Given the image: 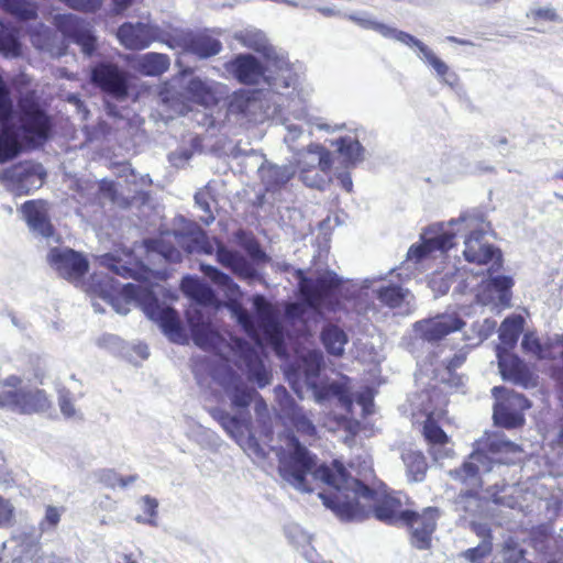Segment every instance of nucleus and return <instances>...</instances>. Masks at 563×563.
Instances as JSON below:
<instances>
[{
    "label": "nucleus",
    "mask_w": 563,
    "mask_h": 563,
    "mask_svg": "<svg viewBox=\"0 0 563 563\" xmlns=\"http://www.w3.org/2000/svg\"><path fill=\"white\" fill-rule=\"evenodd\" d=\"M219 385L223 388L234 409H247L254 401V410L260 421L269 419L268 407L265 399L254 389L249 387L242 377L232 368H228L218 378Z\"/></svg>",
    "instance_id": "423d86ee"
},
{
    "label": "nucleus",
    "mask_w": 563,
    "mask_h": 563,
    "mask_svg": "<svg viewBox=\"0 0 563 563\" xmlns=\"http://www.w3.org/2000/svg\"><path fill=\"white\" fill-rule=\"evenodd\" d=\"M236 345L242 352L249 379L255 382L260 388L268 385L272 380V373L265 367L263 360L254 347L241 339L236 340Z\"/></svg>",
    "instance_id": "393cba45"
},
{
    "label": "nucleus",
    "mask_w": 563,
    "mask_h": 563,
    "mask_svg": "<svg viewBox=\"0 0 563 563\" xmlns=\"http://www.w3.org/2000/svg\"><path fill=\"white\" fill-rule=\"evenodd\" d=\"M227 70L240 82L256 86L265 78L266 68L252 54H239L225 65Z\"/></svg>",
    "instance_id": "aec40b11"
},
{
    "label": "nucleus",
    "mask_w": 563,
    "mask_h": 563,
    "mask_svg": "<svg viewBox=\"0 0 563 563\" xmlns=\"http://www.w3.org/2000/svg\"><path fill=\"white\" fill-rule=\"evenodd\" d=\"M404 462L407 467L408 475L415 482H420L424 478L428 463L421 452L410 451L404 455Z\"/></svg>",
    "instance_id": "a19ab883"
},
{
    "label": "nucleus",
    "mask_w": 563,
    "mask_h": 563,
    "mask_svg": "<svg viewBox=\"0 0 563 563\" xmlns=\"http://www.w3.org/2000/svg\"><path fill=\"white\" fill-rule=\"evenodd\" d=\"M14 520V507L11 503L0 496V528L12 526Z\"/></svg>",
    "instance_id": "4d7b16f0"
},
{
    "label": "nucleus",
    "mask_w": 563,
    "mask_h": 563,
    "mask_svg": "<svg viewBox=\"0 0 563 563\" xmlns=\"http://www.w3.org/2000/svg\"><path fill=\"white\" fill-rule=\"evenodd\" d=\"M465 322L457 314H437L433 318L415 323V330L422 340L434 343L446 335L462 330Z\"/></svg>",
    "instance_id": "a211bd4d"
},
{
    "label": "nucleus",
    "mask_w": 563,
    "mask_h": 563,
    "mask_svg": "<svg viewBox=\"0 0 563 563\" xmlns=\"http://www.w3.org/2000/svg\"><path fill=\"white\" fill-rule=\"evenodd\" d=\"M475 456L476 453H472L470 460L465 461L460 467L449 472V475L454 481L467 487V489L460 493V497L464 499L476 498L483 486L479 467L472 461Z\"/></svg>",
    "instance_id": "5701e85b"
},
{
    "label": "nucleus",
    "mask_w": 563,
    "mask_h": 563,
    "mask_svg": "<svg viewBox=\"0 0 563 563\" xmlns=\"http://www.w3.org/2000/svg\"><path fill=\"white\" fill-rule=\"evenodd\" d=\"M485 231L475 229L464 241L463 256L466 262L475 265L490 264L488 272L495 273L503 267V254L498 247L484 241Z\"/></svg>",
    "instance_id": "1a4fd4ad"
},
{
    "label": "nucleus",
    "mask_w": 563,
    "mask_h": 563,
    "mask_svg": "<svg viewBox=\"0 0 563 563\" xmlns=\"http://www.w3.org/2000/svg\"><path fill=\"white\" fill-rule=\"evenodd\" d=\"M492 393L496 398L503 397L504 400L500 404L509 406L511 409L525 412L531 407L530 400L525 395L508 390L504 386H495Z\"/></svg>",
    "instance_id": "ea45409f"
},
{
    "label": "nucleus",
    "mask_w": 563,
    "mask_h": 563,
    "mask_svg": "<svg viewBox=\"0 0 563 563\" xmlns=\"http://www.w3.org/2000/svg\"><path fill=\"white\" fill-rule=\"evenodd\" d=\"M410 291L399 285L382 286L377 290V299L386 307L393 310H399L401 313H409Z\"/></svg>",
    "instance_id": "bb28decb"
},
{
    "label": "nucleus",
    "mask_w": 563,
    "mask_h": 563,
    "mask_svg": "<svg viewBox=\"0 0 563 563\" xmlns=\"http://www.w3.org/2000/svg\"><path fill=\"white\" fill-rule=\"evenodd\" d=\"M499 367L505 379L522 386L525 388L536 387L537 376L529 366L517 355L508 354L499 360Z\"/></svg>",
    "instance_id": "b1692460"
},
{
    "label": "nucleus",
    "mask_w": 563,
    "mask_h": 563,
    "mask_svg": "<svg viewBox=\"0 0 563 563\" xmlns=\"http://www.w3.org/2000/svg\"><path fill=\"white\" fill-rule=\"evenodd\" d=\"M68 8L84 12V13H95L102 5V0H59Z\"/></svg>",
    "instance_id": "5fc2aeb1"
},
{
    "label": "nucleus",
    "mask_w": 563,
    "mask_h": 563,
    "mask_svg": "<svg viewBox=\"0 0 563 563\" xmlns=\"http://www.w3.org/2000/svg\"><path fill=\"white\" fill-rule=\"evenodd\" d=\"M427 242L431 253L437 251L444 253L454 246L455 234L450 231H441L435 235L428 238Z\"/></svg>",
    "instance_id": "49530a36"
},
{
    "label": "nucleus",
    "mask_w": 563,
    "mask_h": 563,
    "mask_svg": "<svg viewBox=\"0 0 563 563\" xmlns=\"http://www.w3.org/2000/svg\"><path fill=\"white\" fill-rule=\"evenodd\" d=\"M22 378L9 375L0 380V408H9L21 415L46 412L52 401L44 389L23 387Z\"/></svg>",
    "instance_id": "20e7f679"
},
{
    "label": "nucleus",
    "mask_w": 563,
    "mask_h": 563,
    "mask_svg": "<svg viewBox=\"0 0 563 563\" xmlns=\"http://www.w3.org/2000/svg\"><path fill=\"white\" fill-rule=\"evenodd\" d=\"M441 511L438 507L429 506L421 511L405 510L401 526L409 530L410 544L418 550H429L432 536L437 530Z\"/></svg>",
    "instance_id": "6e6552de"
},
{
    "label": "nucleus",
    "mask_w": 563,
    "mask_h": 563,
    "mask_svg": "<svg viewBox=\"0 0 563 563\" xmlns=\"http://www.w3.org/2000/svg\"><path fill=\"white\" fill-rule=\"evenodd\" d=\"M253 306L264 335L278 355L284 354V331L274 306L262 295L253 297Z\"/></svg>",
    "instance_id": "f8f14e48"
},
{
    "label": "nucleus",
    "mask_w": 563,
    "mask_h": 563,
    "mask_svg": "<svg viewBox=\"0 0 563 563\" xmlns=\"http://www.w3.org/2000/svg\"><path fill=\"white\" fill-rule=\"evenodd\" d=\"M55 24L66 38L80 46L85 55L91 56L95 53L97 37L85 20L71 13L58 14Z\"/></svg>",
    "instance_id": "ddd939ff"
},
{
    "label": "nucleus",
    "mask_w": 563,
    "mask_h": 563,
    "mask_svg": "<svg viewBox=\"0 0 563 563\" xmlns=\"http://www.w3.org/2000/svg\"><path fill=\"white\" fill-rule=\"evenodd\" d=\"M169 57L162 53H146L137 62V70L145 76H161L168 70Z\"/></svg>",
    "instance_id": "2f4dec72"
},
{
    "label": "nucleus",
    "mask_w": 563,
    "mask_h": 563,
    "mask_svg": "<svg viewBox=\"0 0 563 563\" xmlns=\"http://www.w3.org/2000/svg\"><path fill=\"white\" fill-rule=\"evenodd\" d=\"M335 145L340 154L344 155L349 161H356L362 155V145L357 140L347 136L340 137Z\"/></svg>",
    "instance_id": "de8ad7c7"
},
{
    "label": "nucleus",
    "mask_w": 563,
    "mask_h": 563,
    "mask_svg": "<svg viewBox=\"0 0 563 563\" xmlns=\"http://www.w3.org/2000/svg\"><path fill=\"white\" fill-rule=\"evenodd\" d=\"M21 151L22 146L15 135H0V163L13 159L21 153Z\"/></svg>",
    "instance_id": "a18cd8bd"
},
{
    "label": "nucleus",
    "mask_w": 563,
    "mask_h": 563,
    "mask_svg": "<svg viewBox=\"0 0 563 563\" xmlns=\"http://www.w3.org/2000/svg\"><path fill=\"white\" fill-rule=\"evenodd\" d=\"M325 351L333 356H342L347 343L346 333L336 324L329 323L323 327L320 334Z\"/></svg>",
    "instance_id": "c85d7f7f"
},
{
    "label": "nucleus",
    "mask_w": 563,
    "mask_h": 563,
    "mask_svg": "<svg viewBox=\"0 0 563 563\" xmlns=\"http://www.w3.org/2000/svg\"><path fill=\"white\" fill-rule=\"evenodd\" d=\"M234 312L236 314L238 322L241 324L243 330L252 339H257L258 335H257V331H256V328H255V324H254V320H253L252 316L247 312V310H245L240 305H238L234 308Z\"/></svg>",
    "instance_id": "6e6d98bb"
},
{
    "label": "nucleus",
    "mask_w": 563,
    "mask_h": 563,
    "mask_svg": "<svg viewBox=\"0 0 563 563\" xmlns=\"http://www.w3.org/2000/svg\"><path fill=\"white\" fill-rule=\"evenodd\" d=\"M183 292L202 306H211L216 302L214 291L206 283L197 277L186 276L180 284Z\"/></svg>",
    "instance_id": "cd10ccee"
},
{
    "label": "nucleus",
    "mask_w": 563,
    "mask_h": 563,
    "mask_svg": "<svg viewBox=\"0 0 563 563\" xmlns=\"http://www.w3.org/2000/svg\"><path fill=\"white\" fill-rule=\"evenodd\" d=\"M117 38L129 51H143L158 38V29L144 22H124L117 30Z\"/></svg>",
    "instance_id": "dca6fc26"
},
{
    "label": "nucleus",
    "mask_w": 563,
    "mask_h": 563,
    "mask_svg": "<svg viewBox=\"0 0 563 563\" xmlns=\"http://www.w3.org/2000/svg\"><path fill=\"white\" fill-rule=\"evenodd\" d=\"M245 250L254 260H264L266 257L265 252L261 249L260 243L256 240H251L246 243Z\"/></svg>",
    "instance_id": "e2e57ef3"
},
{
    "label": "nucleus",
    "mask_w": 563,
    "mask_h": 563,
    "mask_svg": "<svg viewBox=\"0 0 563 563\" xmlns=\"http://www.w3.org/2000/svg\"><path fill=\"white\" fill-rule=\"evenodd\" d=\"M523 319L520 316L507 318L501 323L500 340L508 345H515L522 331Z\"/></svg>",
    "instance_id": "37998d69"
},
{
    "label": "nucleus",
    "mask_w": 563,
    "mask_h": 563,
    "mask_svg": "<svg viewBox=\"0 0 563 563\" xmlns=\"http://www.w3.org/2000/svg\"><path fill=\"white\" fill-rule=\"evenodd\" d=\"M465 361L464 355H454L452 358L448 361L446 368L452 372L460 367Z\"/></svg>",
    "instance_id": "774afa93"
},
{
    "label": "nucleus",
    "mask_w": 563,
    "mask_h": 563,
    "mask_svg": "<svg viewBox=\"0 0 563 563\" xmlns=\"http://www.w3.org/2000/svg\"><path fill=\"white\" fill-rule=\"evenodd\" d=\"M200 271L208 277L214 285L222 288L227 296H239L241 294L240 287L234 280L225 273L209 264H201Z\"/></svg>",
    "instance_id": "e433bc0d"
},
{
    "label": "nucleus",
    "mask_w": 563,
    "mask_h": 563,
    "mask_svg": "<svg viewBox=\"0 0 563 563\" xmlns=\"http://www.w3.org/2000/svg\"><path fill=\"white\" fill-rule=\"evenodd\" d=\"M21 211L32 231L44 238L53 236L55 229L49 220L44 200H27L21 206Z\"/></svg>",
    "instance_id": "4be33fe9"
},
{
    "label": "nucleus",
    "mask_w": 563,
    "mask_h": 563,
    "mask_svg": "<svg viewBox=\"0 0 563 563\" xmlns=\"http://www.w3.org/2000/svg\"><path fill=\"white\" fill-rule=\"evenodd\" d=\"M185 93L190 101L197 104L210 107L217 103V98L212 89L199 78L189 80L185 88Z\"/></svg>",
    "instance_id": "473e14b6"
},
{
    "label": "nucleus",
    "mask_w": 563,
    "mask_h": 563,
    "mask_svg": "<svg viewBox=\"0 0 563 563\" xmlns=\"http://www.w3.org/2000/svg\"><path fill=\"white\" fill-rule=\"evenodd\" d=\"M421 433L431 448L444 446L450 442V437L440 427L433 412H429L422 422Z\"/></svg>",
    "instance_id": "72a5a7b5"
},
{
    "label": "nucleus",
    "mask_w": 563,
    "mask_h": 563,
    "mask_svg": "<svg viewBox=\"0 0 563 563\" xmlns=\"http://www.w3.org/2000/svg\"><path fill=\"white\" fill-rule=\"evenodd\" d=\"M0 10L23 22L37 18V5L31 0H0Z\"/></svg>",
    "instance_id": "7c9ffc66"
},
{
    "label": "nucleus",
    "mask_w": 563,
    "mask_h": 563,
    "mask_svg": "<svg viewBox=\"0 0 563 563\" xmlns=\"http://www.w3.org/2000/svg\"><path fill=\"white\" fill-rule=\"evenodd\" d=\"M18 131L27 145L42 146L52 136L53 122L45 110L34 102H30L20 107Z\"/></svg>",
    "instance_id": "0eeeda50"
},
{
    "label": "nucleus",
    "mask_w": 563,
    "mask_h": 563,
    "mask_svg": "<svg viewBox=\"0 0 563 563\" xmlns=\"http://www.w3.org/2000/svg\"><path fill=\"white\" fill-rule=\"evenodd\" d=\"M488 285L497 290L500 296V300L508 302L510 300V288L514 285V280L509 276H496L489 279Z\"/></svg>",
    "instance_id": "603ef678"
},
{
    "label": "nucleus",
    "mask_w": 563,
    "mask_h": 563,
    "mask_svg": "<svg viewBox=\"0 0 563 563\" xmlns=\"http://www.w3.org/2000/svg\"><path fill=\"white\" fill-rule=\"evenodd\" d=\"M261 109V100L256 97L255 91L238 90L235 91L228 104V111L231 114L251 118Z\"/></svg>",
    "instance_id": "a878e982"
},
{
    "label": "nucleus",
    "mask_w": 563,
    "mask_h": 563,
    "mask_svg": "<svg viewBox=\"0 0 563 563\" xmlns=\"http://www.w3.org/2000/svg\"><path fill=\"white\" fill-rule=\"evenodd\" d=\"M212 417L222 426L227 432L231 434L241 430L242 426L247 427L251 423L250 413H247L246 417L242 419L236 416H232L224 410L213 409Z\"/></svg>",
    "instance_id": "79ce46f5"
},
{
    "label": "nucleus",
    "mask_w": 563,
    "mask_h": 563,
    "mask_svg": "<svg viewBox=\"0 0 563 563\" xmlns=\"http://www.w3.org/2000/svg\"><path fill=\"white\" fill-rule=\"evenodd\" d=\"M558 347H561L559 355L563 360V336L560 339H555L553 341L550 340L545 343H542L541 351L537 355V358L538 360H549V361L555 360L558 356V353L555 352V350ZM551 377L558 382L563 383V365L551 367Z\"/></svg>",
    "instance_id": "58836bf2"
},
{
    "label": "nucleus",
    "mask_w": 563,
    "mask_h": 563,
    "mask_svg": "<svg viewBox=\"0 0 563 563\" xmlns=\"http://www.w3.org/2000/svg\"><path fill=\"white\" fill-rule=\"evenodd\" d=\"M476 533L483 541L477 547L465 550L462 556L471 563H483L493 551V534L488 528H478Z\"/></svg>",
    "instance_id": "c9c22d12"
},
{
    "label": "nucleus",
    "mask_w": 563,
    "mask_h": 563,
    "mask_svg": "<svg viewBox=\"0 0 563 563\" xmlns=\"http://www.w3.org/2000/svg\"><path fill=\"white\" fill-rule=\"evenodd\" d=\"M374 29L385 37H393L408 46L417 47L423 55L426 63H428L438 74L439 77L444 79L451 86L457 80L454 73H450L449 66L440 59L424 43L416 38L411 34L390 27L383 23H375Z\"/></svg>",
    "instance_id": "9d476101"
},
{
    "label": "nucleus",
    "mask_w": 563,
    "mask_h": 563,
    "mask_svg": "<svg viewBox=\"0 0 563 563\" xmlns=\"http://www.w3.org/2000/svg\"><path fill=\"white\" fill-rule=\"evenodd\" d=\"M307 153L313 156L310 165L300 167V179L311 188H322L325 180L324 175L332 167L331 153L320 144H310Z\"/></svg>",
    "instance_id": "f3484780"
},
{
    "label": "nucleus",
    "mask_w": 563,
    "mask_h": 563,
    "mask_svg": "<svg viewBox=\"0 0 563 563\" xmlns=\"http://www.w3.org/2000/svg\"><path fill=\"white\" fill-rule=\"evenodd\" d=\"M65 509L63 507L57 508V507L51 506V505L46 506L45 515H44L43 519L40 521V529L42 531H45L48 529H55L60 521L62 512Z\"/></svg>",
    "instance_id": "864d4df0"
},
{
    "label": "nucleus",
    "mask_w": 563,
    "mask_h": 563,
    "mask_svg": "<svg viewBox=\"0 0 563 563\" xmlns=\"http://www.w3.org/2000/svg\"><path fill=\"white\" fill-rule=\"evenodd\" d=\"M91 81L103 92L124 99L129 93L128 76L115 64L100 63L91 71Z\"/></svg>",
    "instance_id": "4468645a"
},
{
    "label": "nucleus",
    "mask_w": 563,
    "mask_h": 563,
    "mask_svg": "<svg viewBox=\"0 0 563 563\" xmlns=\"http://www.w3.org/2000/svg\"><path fill=\"white\" fill-rule=\"evenodd\" d=\"M47 260L49 265L66 279H79L89 269L87 258L71 249H51Z\"/></svg>",
    "instance_id": "2eb2a0df"
},
{
    "label": "nucleus",
    "mask_w": 563,
    "mask_h": 563,
    "mask_svg": "<svg viewBox=\"0 0 563 563\" xmlns=\"http://www.w3.org/2000/svg\"><path fill=\"white\" fill-rule=\"evenodd\" d=\"M292 177L287 167H273L269 169L267 178V188L269 190H277L284 187Z\"/></svg>",
    "instance_id": "8fccbe9b"
},
{
    "label": "nucleus",
    "mask_w": 563,
    "mask_h": 563,
    "mask_svg": "<svg viewBox=\"0 0 563 563\" xmlns=\"http://www.w3.org/2000/svg\"><path fill=\"white\" fill-rule=\"evenodd\" d=\"M303 555L309 563H332L331 561L321 560L313 548L306 550Z\"/></svg>",
    "instance_id": "338daca9"
},
{
    "label": "nucleus",
    "mask_w": 563,
    "mask_h": 563,
    "mask_svg": "<svg viewBox=\"0 0 563 563\" xmlns=\"http://www.w3.org/2000/svg\"><path fill=\"white\" fill-rule=\"evenodd\" d=\"M216 260L224 268L230 269L240 279L253 280L258 277L256 268L238 251L227 247L223 243H218L216 250Z\"/></svg>",
    "instance_id": "412c9836"
},
{
    "label": "nucleus",
    "mask_w": 563,
    "mask_h": 563,
    "mask_svg": "<svg viewBox=\"0 0 563 563\" xmlns=\"http://www.w3.org/2000/svg\"><path fill=\"white\" fill-rule=\"evenodd\" d=\"M142 501H143L144 517L139 516L136 518L137 522H143V523H148L151 526H155L156 518H157V508H158L157 500L151 496H144L142 498Z\"/></svg>",
    "instance_id": "3c124183"
},
{
    "label": "nucleus",
    "mask_w": 563,
    "mask_h": 563,
    "mask_svg": "<svg viewBox=\"0 0 563 563\" xmlns=\"http://www.w3.org/2000/svg\"><path fill=\"white\" fill-rule=\"evenodd\" d=\"M187 323L197 346L202 350L218 352L223 343V338L216 331L210 322L205 321L203 313L199 309L188 310Z\"/></svg>",
    "instance_id": "6ab92c4d"
},
{
    "label": "nucleus",
    "mask_w": 563,
    "mask_h": 563,
    "mask_svg": "<svg viewBox=\"0 0 563 563\" xmlns=\"http://www.w3.org/2000/svg\"><path fill=\"white\" fill-rule=\"evenodd\" d=\"M528 16L531 18L534 22L548 21V22H556L560 20L558 12L553 8H538L532 9Z\"/></svg>",
    "instance_id": "13d9d810"
},
{
    "label": "nucleus",
    "mask_w": 563,
    "mask_h": 563,
    "mask_svg": "<svg viewBox=\"0 0 563 563\" xmlns=\"http://www.w3.org/2000/svg\"><path fill=\"white\" fill-rule=\"evenodd\" d=\"M484 450L492 454L516 453L521 451L519 445L507 440L504 435L493 434L483 442Z\"/></svg>",
    "instance_id": "c03bdc74"
},
{
    "label": "nucleus",
    "mask_w": 563,
    "mask_h": 563,
    "mask_svg": "<svg viewBox=\"0 0 563 563\" xmlns=\"http://www.w3.org/2000/svg\"><path fill=\"white\" fill-rule=\"evenodd\" d=\"M298 291L303 302L314 311L325 309L335 312L341 307L339 291L343 280L336 273L327 271L317 277H308L302 269L295 272Z\"/></svg>",
    "instance_id": "7ed1b4c3"
},
{
    "label": "nucleus",
    "mask_w": 563,
    "mask_h": 563,
    "mask_svg": "<svg viewBox=\"0 0 563 563\" xmlns=\"http://www.w3.org/2000/svg\"><path fill=\"white\" fill-rule=\"evenodd\" d=\"M134 0H111L112 10L117 14L123 13L129 7L132 5Z\"/></svg>",
    "instance_id": "69168bd1"
},
{
    "label": "nucleus",
    "mask_w": 563,
    "mask_h": 563,
    "mask_svg": "<svg viewBox=\"0 0 563 563\" xmlns=\"http://www.w3.org/2000/svg\"><path fill=\"white\" fill-rule=\"evenodd\" d=\"M144 311L151 320L158 323L170 341L178 344L188 343V335L181 325L178 312L174 308L161 306L158 299L152 296L144 303Z\"/></svg>",
    "instance_id": "9b49d317"
},
{
    "label": "nucleus",
    "mask_w": 563,
    "mask_h": 563,
    "mask_svg": "<svg viewBox=\"0 0 563 563\" xmlns=\"http://www.w3.org/2000/svg\"><path fill=\"white\" fill-rule=\"evenodd\" d=\"M314 481L325 486L319 494L323 505L343 521H363L374 516L385 525L402 523L406 509L395 493H379L371 488L352 477L338 460L317 468Z\"/></svg>",
    "instance_id": "f257e3e1"
},
{
    "label": "nucleus",
    "mask_w": 563,
    "mask_h": 563,
    "mask_svg": "<svg viewBox=\"0 0 563 563\" xmlns=\"http://www.w3.org/2000/svg\"><path fill=\"white\" fill-rule=\"evenodd\" d=\"M275 391L278 397L283 423L288 429L284 433L287 454L280 459L279 473L284 479L297 489L311 492L312 488L307 481V475L311 474L314 479V471L322 464L317 465V456L300 443L295 432L309 445H312L319 440L317 426L313 423L311 415L296 404L284 386H277Z\"/></svg>",
    "instance_id": "f03ea898"
},
{
    "label": "nucleus",
    "mask_w": 563,
    "mask_h": 563,
    "mask_svg": "<svg viewBox=\"0 0 563 563\" xmlns=\"http://www.w3.org/2000/svg\"><path fill=\"white\" fill-rule=\"evenodd\" d=\"M431 250L428 245L427 239L420 244H413L408 251V257L410 260L421 261L422 258L431 255Z\"/></svg>",
    "instance_id": "680f3d73"
},
{
    "label": "nucleus",
    "mask_w": 563,
    "mask_h": 563,
    "mask_svg": "<svg viewBox=\"0 0 563 563\" xmlns=\"http://www.w3.org/2000/svg\"><path fill=\"white\" fill-rule=\"evenodd\" d=\"M34 168H24L21 164L14 165L11 168L7 169L3 174V178L10 179V180H23L24 178L29 177L30 175H33Z\"/></svg>",
    "instance_id": "052dcab7"
},
{
    "label": "nucleus",
    "mask_w": 563,
    "mask_h": 563,
    "mask_svg": "<svg viewBox=\"0 0 563 563\" xmlns=\"http://www.w3.org/2000/svg\"><path fill=\"white\" fill-rule=\"evenodd\" d=\"M0 54L5 57H18L21 55V43L14 29L9 27L0 19Z\"/></svg>",
    "instance_id": "4c0bfd02"
},
{
    "label": "nucleus",
    "mask_w": 563,
    "mask_h": 563,
    "mask_svg": "<svg viewBox=\"0 0 563 563\" xmlns=\"http://www.w3.org/2000/svg\"><path fill=\"white\" fill-rule=\"evenodd\" d=\"M100 191L108 198H110L111 200H115L117 199V187H115V184L113 181H106L103 180L101 184H100Z\"/></svg>",
    "instance_id": "0e129e2a"
},
{
    "label": "nucleus",
    "mask_w": 563,
    "mask_h": 563,
    "mask_svg": "<svg viewBox=\"0 0 563 563\" xmlns=\"http://www.w3.org/2000/svg\"><path fill=\"white\" fill-rule=\"evenodd\" d=\"M504 563H521L525 561L526 550L519 547L518 542L509 538L503 545Z\"/></svg>",
    "instance_id": "09e8293b"
},
{
    "label": "nucleus",
    "mask_w": 563,
    "mask_h": 563,
    "mask_svg": "<svg viewBox=\"0 0 563 563\" xmlns=\"http://www.w3.org/2000/svg\"><path fill=\"white\" fill-rule=\"evenodd\" d=\"M542 342L539 340V338L531 332H528L523 335L521 341L522 350L526 353H530L537 357V355L541 351Z\"/></svg>",
    "instance_id": "bf43d9fd"
},
{
    "label": "nucleus",
    "mask_w": 563,
    "mask_h": 563,
    "mask_svg": "<svg viewBox=\"0 0 563 563\" xmlns=\"http://www.w3.org/2000/svg\"><path fill=\"white\" fill-rule=\"evenodd\" d=\"M186 46L190 53L201 58L214 56L222 49L221 42L207 34H196L190 36Z\"/></svg>",
    "instance_id": "c756f323"
},
{
    "label": "nucleus",
    "mask_w": 563,
    "mask_h": 563,
    "mask_svg": "<svg viewBox=\"0 0 563 563\" xmlns=\"http://www.w3.org/2000/svg\"><path fill=\"white\" fill-rule=\"evenodd\" d=\"M494 421L497 426L506 429H516L525 424L526 418L520 410L511 409L509 406L497 402L494 406Z\"/></svg>",
    "instance_id": "f704fd0d"
},
{
    "label": "nucleus",
    "mask_w": 563,
    "mask_h": 563,
    "mask_svg": "<svg viewBox=\"0 0 563 563\" xmlns=\"http://www.w3.org/2000/svg\"><path fill=\"white\" fill-rule=\"evenodd\" d=\"M302 375L305 384L312 389L318 401L322 402L330 399H338L346 409L353 405L351 389L349 387V377L343 376L344 382H332L319 385L317 379L320 374V360L317 356H306L302 358Z\"/></svg>",
    "instance_id": "39448f33"
}]
</instances>
